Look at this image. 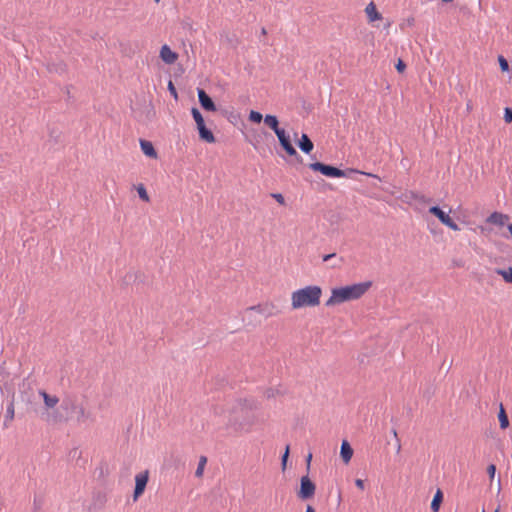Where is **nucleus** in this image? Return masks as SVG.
<instances>
[{
	"instance_id": "nucleus-5",
	"label": "nucleus",
	"mask_w": 512,
	"mask_h": 512,
	"mask_svg": "<svg viewBox=\"0 0 512 512\" xmlns=\"http://www.w3.org/2000/svg\"><path fill=\"white\" fill-rule=\"evenodd\" d=\"M278 138L281 148L287 153L288 156L294 158L297 162H302V157L296 151L292 144L291 136L287 130H273Z\"/></svg>"
},
{
	"instance_id": "nucleus-43",
	"label": "nucleus",
	"mask_w": 512,
	"mask_h": 512,
	"mask_svg": "<svg viewBox=\"0 0 512 512\" xmlns=\"http://www.w3.org/2000/svg\"><path fill=\"white\" fill-rule=\"evenodd\" d=\"M266 396H267V398L274 397V390L272 388L268 389L266 391Z\"/></svg>"
},
{
	"instance_id": "nucleus-8",
	"label": "nucleus",
	"mask_w": 512,
	"mask_h": 512,
	"mask_svg": "<svg viewBox=\"0 0 512 512\" xmlns=\"http://www.w3.org/2000/svg\"><path fill=\"white\" fill-rule=\"evenodd\" d=\"M149 479L148 471L138 473L135 476V488L133 492V500L137 501L138 498L144 493Z\"/></svg>"
},
{
	"instance_id": "nucleus-29",
	"label": "nucleus",
	"mask_w": 512,
	"mask_h": 512,
	"mask_svg": "<svg viewBox=\"0 0 512 512\" xmlns=\"http://www.w3.org/2000/svg\"><path fill=\"white\" fill-rule=\"evenodd\" d=\"M263 119V116L261 113L257 112V111H254L252 110L249 114V120L253 123V124H260L261 121Z\"/></svg>"
},
{
	"instance_id": "nucleus-33",
	"label": "nucleus",
	"mask_w": 512,
	"mask_h": 512,
	"mask_svg": "<svg viewBox=\"0 0 512 512\" xmlns=\"http://www.w3.org/2000/svg\"><path fill=\"white\" fill-rule=\"evenodd\" d=\"M271 196L281 205L285 204L284 196L281 193H272Z\"/></svg>"
},
{
	"instance_id": "nucleus-4",
	"label": "nucleus",
	"mask_w": 512,
	"mask_h": 512,
	"mask_svg": "<svg viewBox=\"0 0 512 512\" xmlns=\"http://www.w3.org/2000/svg\"><path fill=\"white\" fill-rule=\"evenodd\" d=\"M60 409H62L69 420L72 419L73 415L76 414V420L78 423L84 422L88 417L89 413L86 411L82 404H79L73 397H65L60 403Z\"/></svg>"
},
{
	"instance_id": "nucleus-26",
	"label": "nucleus",
	"mask_w": 512,
	"mask_h": 512,
	"mask_svg": "<svg viewBox=\"0 0 512 512\" xmlns=\"http://www.w3.org/2000/svg\"><path fill=\"white\" fill-rule=\"evenodd\" d=\"M264 123L269 128H278L279 124L276 116L274 115H266V117L264 118Z\"/></svg>"
},
{
	"instance_id": "nucleus-10",
	"label": "nucleus",
	"mask_w": 512,
	"mask_h": 512,
	"mask_svg": "<svg viewBox=\"0 0 512 512\" xmlns=\"http://www.w3.org/2000/svg\"><path fill=\"white\" fill-rule=\"evenodd\" d=\"M159 57L168 65L174 64L178 60V54L174 52L167 44L160 48Z\"/></svg>"
},
{
	"instance_id": "nucleus-13",
	"label": "nucleus",
	"mask_w": 512,
	"mask_h": 512,
	"mask_svg": "<svg viewBox=\"0 0 512 512\" xmlns=\"http://www.w3.org/2000/svg\"><path fill=\"white\" fill-rule=\"evenodd\" d=\"M140 148L143 154L149 158L157 159L158 154L151 141L140 139Z\"/></svg>"
},
{
	"instance_id": "nucleus-28",
	"label": "nucleus",
	"mask_w": 512,
	"mask_h": 512,
	"mask_svg": "<svg viewBox=\"0 0 512 512\" xmlns=\"http://www.w3.org/2000/svg\"><path fill=\"white\" fill-rule=\"evenodd\" d=\"M206 462H207V458L205 456H201L200 459H199V462H198L197 469L195 471V475L197 477H200V476L203 475V471H204V467L206 465Z\"/></svg>"
},
{
	"instance_id": "nucleus-30",
	"label": "nucleus",
	"mask_w": 512,
	"mask_h": 512,
	"mask_svg": "<svg viewBox=\"0 0 512 512\" xmlns=\"http://www.w3.org/2000/svg\"><path fill=\"white\" fill-rule=\"evenodd\" d=\"M252 423L251 422H247V423H236V422H233L232 420L229 421V426H232L234 428V430L238 431V430H244L246 429L247 427H249Z\"/></svg>"
},
{
	"instance_id": "nucleus-34",
	"label": "nucleus",
	"mask_w": 512,
	"mask_h": 512,
	"mask_svg": "<svg viewBox=\"0 0 512 512\" xmlns=\"http://www.w3.org/2000/svg\"><path fill=\"white\" fill-rule=\"evenodd\" d=\"M504 119H505V122L508 124L512 122V108L505 109Z\"/></svg>"
},
{
	"instance_id": "nucleus-49",
	"label": "nucleus",
	"mask_w": 512,
	"mask_h": 512,
	"mask_svg": "<svg viewBox=\"0 0 512 512\" xmlns=\"http://www.w3.org/2000/svg\"><path fill=\"white\" fill-rule=\"evenodd\" d=\"M161 0H154L155 3H159Z\"/></svg>"
},
{
	"instance_id": "nucleus-47",
	"label": "nucleus",
	"mask_w": 512,
	"mask_h": 512,
	"mask_svg": "<svg viewBox=\"0 0 512 512\" xmlns=\"http://www.w3.org/2000/svg\"><path fill=\"white\" fill-rule=\"evenodd\" d=\"M261 131H262V133H263L265 136H271V134H270V133H267L265 130H261Z\"/></svg>"
},
{
	"instance_id": "nucleus-17",
	"label": "nucleus",
	"mask_w": 512,
	"mask_h": 512,
	"mask_svg": "<svg viewBox=\"0 0 512 512\" xmlns=\"http://www.w3.org/2000/svg\"><path fill=\"white\" fill-rule=\"evenodd\" d=\"M39 395L43 398L46 408H54L59 403V398L48 394L45 390H39Z\"/></svg>"
},
{
	"instance_id": "nucleus-1",
	"label": "nucleus",
	"mask_w": 512,
	"mask_h": 512,
	"mask_svg": "<svg viewBox=\"0 0 512 512\" xmlns=\"http://www.w3.org/2000/svg\"><path fill=\"white\" fill-rule=\"evenodd\" d=\"M372 282L366 281L352 285L333 288L330 298L326 301L327 307L361 298L371 287Z\"/></svg>"
},
{
	"instance_id": "nucleus-48",
	"label": "nucleus",
	"mask_w": 512,
	"mask_h": 512,
	"mask_svg": "<svg viewBox=\"0 0 512 512\" xmlns=\"http://www.w3.org/2000/svg\"><path fill=\"white\" fill-rule=\"evenodd\" d=\"M34 505H35L36 507H37V505H38V502H37L36 498L34 499Z\"/></svg>"
},
{
	"instance_id": "nucleus-39",
	"label": "nucleus",
	"mask_w": 512,
	"mask_h": 512,
	"mask_svg": "<svg viewBox=\"0 0 512 512\" xmlns=\"http://www.w3.org/2000/svg\"><path fill=\"white\" fill-rule=\"evenodd\" d=\"M418 195H419L418 192L410 191L407 194V197H409V199H411V200L417 201Z\"/></svg>"
},
{
	"instance_id": "nucleus-37",
	"label": "nucleus",
	"mask_w": 512,
	"mask_h": 512,
	"mask_svg": "<svg viewBox=\"0 0 512 512\" xmlns=\"http://www.w3.org/2000/svg\"><path fill=\"white\" fill-rule=\"evenodd\" d=\"M430 201H431L430 198H427L425 195L419 193L418 198H417V202H419V203H429Z\"/></svg>"
},
{
	"instance_id": "nucleus-46",
	"label": "nucleus",
	"mask_w": 512,
	"mask_h": 512,
	"mask_svg": "<svg viewBox=\"0 0 512 512\" xmlns=\"http://www.w3.org/2000/svg\"><path fill=\"white\" fill-rule=\"evenodd\" d=\"M507 229H508V231L510 232L511 237H512V223H510V224H508V225H507Z\"/></svg>"
},
{
	"instance_id": "nucleus-40",
	"label": "nucleus",
	"mask_w": 512,
	"mask_h": 512,
	"mask_svg": "<svg viewBox=\"0 0 512 512\" xmlns=\"http://www.w3.org/2000/svg\"><path fill=\"white\" fill-rule=\"evenodd\" d=\"M392 435H394V437L396 438V441H397V451L399 452L400 449H401V444H400V440H399L398 435H397V431L395 429L392 430Z\"/></svg>"
},
{
	"instance_id": "nucleus-41",
	"label": "nucleus",
	"mask_w": 512,
	"mask_h": 512,
	"mask_svg": "<svg viewBox=\"0 0 512 512\" xmlns=\"http://www.w3.org/2000/svg\"><path fill=\"white\" fill-rule=\"evenodd\" d=\"M355 485H356L359 489H361V490H363V489L365 488V484H364V481H363L362 479H356V480H355Z\"/></svg>"
},
{
	"instance_id": "nucleus-25",
	"label": "nucleus",
	"mask_w": 512,
	"mask_h": 512,
	"mask_svg": "<svg viewBox=\"0 0 512 512\" xmlns=\"http://www.w3.org/2000/svg\"><path fill=\"white\" fill-rule=\"evenodd\" d=\"M192 115H193L194 120L197 123V128H206L204 119H203L201 113L196 108L192 109Z\"/></svg>"
},
{
	"instance_id": "nucleus-11",
	"label": "nucleus",
	"mask_w": 512,
	"mask_h": 512,
	"mask_svg": "<svg viewBox=\"0 0 512 512\" xmlns=\"http://www.w3.org/2000/svg\"><path fill=\"white\" fill-rule=\"evenodd\" d=\"M198 99L203 109L207 111H216V106L213 100L203 89H198Z\"/></svg>"
},
{
	"instance_id": "nucleus-12",
	"label": "nucleus",
	"mask_w": 512,
	"mask_h": 512,
	"mask_svg": "<svg viewBox=\"0 0 512 512\" xmlns=\"http://www.w3.org/2000/svg\"><path fill=\"white\" fill-rule=\"evenodd\" d=\"M46 421L52 424L64 423L69 421V417L62 409H60L59 406L56 410L48 415Z\"/></svg>"
},
{
	"instance_id": "nucleus-19",
	"label": "nucleus",
	"mask_w": 512,
	"mask_h": 512,
	"mask_svg": "<svg viewBox=\"0 0 512 512\" xmlns=\"http://www.w3.org/2000/svg\"><path fill=\"white\" fill-rule=\"evenodd\" d=\"M442 501H443V493L440 489H437L436 493L433 496L431 505H430L432 512H439Z\"/></svg>"
},
{
	"instance_id": "nucleus-7",
	"label": "nucleus",
	"mask_w": 512,
	"mask_h": 512,
	"mask_svg": "<svg viewBox=\"0 0 512 512\" xmlns=\"http://www.w3.org/2000/svg\"><path fill=\"white\" fill-rule=\"evenodd\" d=\"M429 213L438 218V220L445 226L449 227L453 231H459V225L447 214L444 212L439 206H431L429 208Z\"/></svg>"
},
{
	"instance_id": "nucleus-51",
	"label": "nucleus",
	"mask_w": 512,
	"mask_h": 512,
	"mask_svg": "<svg viewBox=\"0 0 512 512\" xmlns=\"http://www.w3.org/2000/svg\"><path fill=\"white\" fill-rule=\"evenodd\" d=\"M482 512H485V510H483Z\"/></svg>"
},
{
	"instance_id": "nucleus-42",
	"label": "nucleus",
	"mask_w": 512,
	"mask_h": 512,
	"mask_svg": "<svg viewBox=\"0 0 512 512\" xmlns=\"http://www.w3.org/2000/svg\"><path fill=\"white\" fill-rule=\"evenodd\" d=\"M336 254L335 253H331V254H327V255H324L323 256V262H327L328 260L332 259L333 257H335Z\"/></svg>"
},
{
	"instance_id": "nucleus-18",
	"label": "nucleus",
	"mask_w": 512,
	"mask_h": 512,
	"mask_svg": "<svg viewBox=\"0 0 512 512\" xmlns=\"http://www.w3.org/2000/svg\"><path fill=\"white\" fill-rule=\"evenodd\" d=\"M14 417H15L14 398H12L8 402L7 407H6V413H5V419L3 422V427L8 428L10 425V422L14 419Z\"/></svg>"
},
{
	"instance_id": "nucleus-44",
	"label": "nucleus",
	"mask_w": 512,
	"mask_h": 512,
	"mask_svg": "<svg viewBox=\"0 0 512 512\" xmlns=\"http://www.w3.org/2000/svg\"><path fill=\"white\" fill-rule=\"evenodd\" d=\"M311 459H312V454H311V453H309V454H308V456H307V458H306V462H307V469H309V467H310V461H311Z\"/></svg>"
},
{
	"instance_id": "nucleus-27",
	"label": "nucleus",
	"mask_w": 512,
	"mask_h": 512,
	"mask_svg": "<svg viewBox=\"0 0 512 512\" xmlns=\"http://www.w3.org/2000/svg\"><path fill=\"white\" fill-rule=\"evenodd\" d=\"M137 193H138V196L141 200L145 201V202H148L150 199H149V195L147 193V190L145 188V186L143 184H139L137 186Z\"/></svg>"
},
{
	"instance_id": "nucleus-14",
	"label": "nucleus",
	"mask_w": 512,
	"mask_h": 512,
	"mask_svg": "<svg viewBox=\"0 0 512 512\" xmlns=\"http://www.w3.org/2000/svg\"><path fill=\"white\" fill-rule=\"evenodd\" d=\"M297 145L299 149L305 154H310L314 148L312 140L305 133L301 135V138L298 140Z\"/></svg>"
},
{
	"instance_id": "nucleus-16",
	"label": "nucleus",
	"mask_w": 512,
	"mask_h": 512,
	"mask_svg": "<svg viewBox=\"0 0 512 512\" xmlns=\"http://www.w3.org/2000/svg\"><path fill=\"white\" fill-rule=\"evenodd\" d=\"M340 456L345 464H348L353 456V449L347 440L341 443Z\"/></svg>"
},
{
	"instance_id": "nucleus-6",
	"label": "nucleus",
	"mask_w": 512,
	"mask_h": 512,
	"mask_svg": "<svg viewBox=\"0 0 512 512\" xmlns=\"http://www.w3.org/2000/svg\"><path fill=\"white\" fill-rule=\"evenodd\" d=\"M316 491L315 483L309 478L308 474L304 475L300 479V489L297 492V496L301 500H308L312 498Z\"/></svg>"
},
{
	"instance_id": "nucleus-2",
	"label": "nucleus",
	"mask_w": 512,
	"mask_h": 512,
	"mask_svg": "<svg viewBox=\"0 0 512 512\" xmlns=\"http://www.w3.org/2000/svg\"><path fill=\"white\" fill-rule=\"evenodd\" d=\"M322 289L317 285H309L292 293L291 305L293 309L302 307H315L319 305Z\"/></svg>"
},
{
	"instance_id": "nucleus-38",
	"label": "nucleus",
	"mask_w": 512,
	"mask_h": 512,
	"mask_svg": "<svg viewBox=\"0 0 512 512\" xmlns=\"http://www.w3.org/2000/svg\"><path fill=\"white\" fill-rule=\"evenodd\" d=\"M247 310L257 311L258 313H264V309L261 305H255V306L248 307Z\"/></svg>"
},
{
	"instance_id": "nucleus-32",
	"label": "nucleus",
	"mask_w": 512,
	"mask_h": 512,
	"mask_svg": "<svg viewBox=\"0 0 512 512\" xmlns=\"http://www.w3.org/2000/svg\"><path fill=\"white\" fill-rule=\"evenodd\" d=\"M168 90L171 93V95L174 97V99L177 100L178 94H177L176 88H175V86H174L172 81L168 82Z\"/></svg>"
},
{
	"instance_id": "nucleus-50",
	"label": "nucleus",
	"mask_w": 512,
	"mask_h": 512,
	"mask_svg": "<svg viewBox=\"0 0 512 512\" xmlns=\"http://www.w3.org/2000/svg\"><path fill=\"white\" fill-rule=\"evenodd\" d=\"M494 512H499V509H496Z\"/></svg>"
},
{
	"instance_id": "nucleus-31",
	"label": "nucleus",
	"mask_w": 512,
	"mask_h": 512,
	"mask_svg": "<svg viewBox=\"0 0 512 512\" xmlns=\"http://www.w3.org/2000/svg\"><path fill=\"white\" fill-rule=\"evenodd\" d=\"M288 457H289V445L286 446L285 452H284V454L281 457L282 470L286 469V464H287Z\"/></svg>"
},
{
	"instance_id": "nucleus-9",
	"label": "nucleus",
	"mask_w": 512,
	"mask_h": 512,
	"mask_svg": "<svg viewBox=\"0 0 512 512\" xmlns=\"http://www.w3.org/2000/svg\"><path fill=\"white\" fill-rule=\"evenodd\" d=\"M364 12L369 24H374L375 22L383 19V15L378 11L377 6L373 1L366 5Z\"/></svg>"
},
{
	"instance_id": "nucleus-24",
	"label": "nucleus",
	"mask_w": 512,
	"mask_h": 512,
	"mask_svg": "<svg viewBox=\"0 0 512 512\" xmlns=\"http://www.w3.org/2000/svg\"><path fill=\"white\" fill-rule=\"evenodd\" d=\"M496 273L502 276L505 282L512 284V267L508 269H496Z\"/></svg>"
},
{
	"instance_id": "nucleus-23",
	"label": "nucleus",
	"mask_w": 512,
	"mask_h": 512,
	"mask_svg": "<svg viewBox=\"0 0 512 512\" xmlns=\"http://www.w3.org/2000/svg\"><path fill=\"white\" fill-rule=\"evenodd\" d=\"M199 131V137L202 141H205L207 143H214L216 141L213 130H198Z\"/></svg>"
},
{
	"instance_id": "nucleus-36",
	"label": "nucleus",
	"mask_w": 512,
	"mask_h": 512,
	"mask_svg": "<svg viewBox=\"0 0 512 512\" xmlns=\"http://www.w3.org/2000/svg\"><path fill=\"white\" fill-rule=\"evenodd\" d=\"M395 67L399 73H403L406 69V64L401 59H399Z\"/></svg>"
},
{
	"instance_id": "nucleus-15",
	"label": "nucleus",
	"mask_w": 512,
	"mask_h": 512,
	"mask_svg": "<svg viewBox=\"0 0 512 512\" xmlns=\"http://www.w3.org/2000/svg\"><path fill=\"white\" fill-rule=\"evenodd\" d=\"M508 219V215L495 211L487 217L486 222L497 226H503Z\"/></svg>"
},
{
	"instance_id": "nucleus-20",
	"label": "nucleus",
	"mask_w": 512,
	"mask_h": 512,
	"mask_svg": "<svg viewBox=\"0 0 512 512\" xmlns=\"http://www.w3.org/2000/svg\"><path fill=\"white\" fill-rule=\"evenodd\" d=\"M245 139L251 143L255 148H257L260 140L258 139L260 136H256L255 135V132H257V130H252V129H249V130H241Z\"/></svg>"
},
{
	"instance_id": "nucleus-3",
	"label": "nucleus",
	"mask_w": 512,
	"mask_h": 512,
	"mask_svg": "<svg viewBox=\"0 0 512 512\" xmlns=\"http://www.w3.org/2000/svg\"><path fill=\"white\" fill-rule=\"evenodd\" d=\"M308 167L312 171L319 172L322 175H324L326 177H329V178H345V177H349L350 173H361V174H364V175H366L368 177H374V178L377 177L375 174L365 173V172H361V171H358V170H355V169H348L347 171H345V170H342V169H340L338 167H335V166H332V165H329V164H325V163H322V162L310 163Z\"/></svg>"
},
{
	"instance_id": "nucleus-21",
	"label": "nucleus",
	"mask_w": 512,
	"mask_h": 512,
	"mask_svg": "<svg viewBox=\"0 0 512 512\" xmlns=\"http://www.w3.org/2000/svg\"><path fill=\"white\" fill-rule=\"evenodd\" d=\"M497 61L499 63L501 72L507 73L509 80H511L512 79L511 69H510V65H509L507 59L503 55H498Z\"/></svg>"
},
{
	"instance_id": "nucleus-22",
	"label": "nucleus",
	"mask_w": 512,
	"mask_h": 512,
	"mask_svg": "<svg viewBox=\"0 0 512 512\" xmlns=\"http://www.w3.org/2000/svg\"><path fill=\"white\" fill-rule=\"evenodd\" d=\"M498 420H499V424H500V428L501 429H506L509 427V419H508V416L505 412V409L503 407L502 404H500V410H499V413H498Z\"/></svg>"
},
{
	"instance_id": "nucleus-45",
	"label": "nucleus",
	"mask_w": 512,
	"mask_h": 512,
	"mask_svg": "<svg viewBox=\"0 0 512 512\" xmlns=\"http://www.w3.org/2000/svg\"><path fill=\"white\" fill-rule=\"evenodd\" d=\"M305 512H315V509L311 505H307Z\"/></svg>"
},
{
	"instance_id": "nucleus-35",
	"label": "nucleus",
	"mask_w": 512,
	"mask_h": 512,
	"mask_svg": "<svg viewBox=\"0 0 512 512\" xmlns=\"http://www.w3.org/2000/svg\"><path fill=\"white\" fill-rule=\"evenodd\" d=\"M487 473H488L490 479L492 480L494 478V476H495V473H496V466L494 464L488 465Z\"/></svg>"
}]
</instances>
